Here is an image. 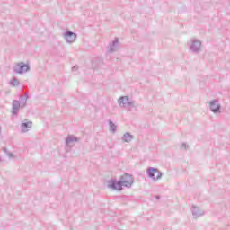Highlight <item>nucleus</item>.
<instances>
[{"label":"nucleus","instance_id":"f257e3e1","mask_svg":"<svg viewBox=\"0 0 230 230\" xmlns=\"http://www.w3.org/2000/svg\"><path fill=\"white\" fill-rule=\"evenodd\" d=\"M132 184H134V178L128 173H125L120 176L119 181L116 179L108 181V188L116 191H121V190H123V186L124 188H132Z\"/></svg>","mask_w":230,"mask_h":230},{"label":"nucleus","instance_id":"f03ea898","mask_svg":"<svg viewBox=\"0 0 230 230\" xmlns=\"http://www.w3.org/2000/svg\"><path fill=\"white\" fill-rule=\"evenodd\" d=\"M189 49L191 51V53L199 54L200 51H202V41L199 40H197L195 38H192L188 42Z\"/></svg>","mask_w":230,"mask_h":230},{"label":"nucleus","instance_id":"7ed1b4c3","mask_svg":"<svg viewBox=\"0 0 230 230\" xmlns=\"http://www.w3.org/2000/svg\"><path fill=\"white\" fill-rule=\"evenodd\" d=\"M30 69H31L30 65L24 62L16 63L13 66V71L16 75H24L25 73H29Z\"/></svg>","mask_w":230,"mask_h":230},{"label":"nucleus","instance_id":"20e7f679","mask_svg":"<svg viewBox=\"0 0 230 230\" xmlns=\"http://www.w3.org/2000/svg\"><path fill=\"white\" fill-rule=\"evenodd\" d=\"M147 177L152 181H160L163 178V172L155 167H149L146 169Z\"/></svg>","mask_w":230,"mask_h":230},{"label":"nucleus","instance_id":"39448f33","mask_svg":"<svg viewBox=\"0 0 230 230\" xmlns=\"http://www.w3.org/2000/svg\"><path fill=\"white\" fill-rule=\"evenodd\" d=\"M118 103L119 107H131L132 109H136V101L130 99L128 96H121L118 100Z\"/></svg>","mask_w":230,"mask_h":230},{"label":"nucleus","instance_id":"423d86ee","mask_svg":"<svg viewBox=\"0 0 230 230\" xmlns=\"http://www.w3.org/2000/svg\"><path fill=\"white\" fill-rule=\"evenodd\" d=\"M209 109L214 114H220L222 112L220 109H222V106L220 105V102H218L217 99H214L208 102Z\"/></svg>","mask_w":230,"mask_h":230},{"label":"nucleus","instance_id":"0eeeda50","mask_svg":"<svg viewBox=\"0 0 230 230\" xmlns=\"http://www.w3.org/2000/svg\"><path fill=\"white\" fill-rule=\"evenodd\" d=\"M76 33L71 31H66V32L63 33V38L65 39L66 42L67 44H73L76 40Z\"/></svg>","mask_w":230,"mask_h":230},{"label":"nucleus","instance_id":"6e6552de","mask_svg":"<svg viewBox=\"0 0 230 230\" xmlns=\"http://www.w3.org/2000/svg\"><path fill=\"white\" fill-rule=\"evenodd\" d=\"M191 213L194 218H199L200 217H204V210H202V208L193 205L192 206V209H191Z\"/></svg>","mask_w":230,"mask_h":230},{"label":"nucleus","instance_id":"1a4fd4ad","mask_svg":"<svg viewBox=\"0 0 230 230\" xmlns=\"http://www.w3.org/2000/svg\"><path fill=\"white\" fill-rule=\"evenodd\" d=\"M22 105H21V102L17 100H13L12 103V114L13 116H17L19 114V109H21Z\"/></svg>","mask_w":230,"mask_h":230},{"label":"nucleus","instance_id":"9d476101","mask_svg":"<svg viewBox=\"0 0 230 230\" xmlns=\"http://www.w3.org/2000/svg\"><path fill=\"white\" fill-rule=\"evenodd\" d=\"M109 46H110L109 53H114L118 51L119 49L118 46H119V40L118 38H115L113 41L110 42Z\"/></svg>","mask_w":230,"mask_h":230},{"label":"nucleus","instance_id":"9b49d317","mask_svg":"<svg viewBox=\"0 0 230 230\" xmlns=\"http://www.w3.org/2000/svg\"><path fill=\"white\" fill-rule=\"evenodd\" d=\"M31 127H33V122L25 120L24 122H22L21 124L22 132V133L28 132V130H30V128H31Z\"/></svg>","mask_w":230,"mask_h":230},{"label":"nucleus","instance_id":"f8f14e48","mask_svg":"<svg viewBox=\"0 0 230 230\" xmlns=\"http://www.w3.org/2000/svg\"><path fill=\"white\" fill-rule=\"evenodd\" d=\"M79 139L75 136L69 135L66 139V146H71V143H78Z\"/></svg>","mask_w":230,"mask_h":230},{"label":"nucleus","instance_id":"ddd939ff","mask_svg":"<svg viewBox=\"0 0 230 230\" xmlns=\"http://www.w3.org/2000/svg\"><path fill=\"white\" fill-rule=\"evenodd\" d=\"M121 139H122L123 143H130V141H132V139H134V136L128 132H126L122 136Z\"/></svg>","mask_w":230,"mask_h":230},{"label":"nucleus","instance_id":"4468645a","mask_svg":"<svg viewBox=\"0 0 230 230\" xmlns=\"http://www.w3.org/2000/svg\"><path fill=\"white\" fill-rule=\"evenodd\" d=\"M9 84L12 87H19L21 85V81L17 77H13L9 81Z\"/></svg>","mask_w":230,"mask_h":230},{"label":"nucleus","instance_id":"2eb2a0df","mask_svg":"<svg viewBox=\"0 0 230 230\" xmlns=\"http://www.w3.org/2000/svg\"><path fill=\"white\" fill-rule=\"evenodd\" d=\"M109 127H110V132H112V134L116 133V128H118V126L114 124L111 120H109Z\"/></svg>","mask_w":230,"mask_h":230},{"label":"nucleus","instance_id":"dca6fc26","mask_svg":"<svg viewBox=\"0 0 230 230\" xmlns=\"http://www.w3.org/2000/svg\"><path fill=\"white\" fill-rule=\"evenodd\" d=\"M20 98H21V103H22V109L26 106L28 99L23 97L22 95H21Z\"/></svg>","mask_w":230,"mask_h":230},{"label":"nucleus","instance_id":"f3484780","mask_svg":"<svg viewBox=\"0 0 230 230\" xmlns=\"http://www.w3.org/2000/svg\"><path fill=\"white\" fill-rule=\"evenodd\" d=\"M181 148H183L184 150L188 149V145L186 143H182L181 144Z\"/></svg>","mask_w":230,"mask_h":230},{"label":"nucleus","instance_id":"a211bd4d","mask_svg":"<svg viewBox=\"0 0 230 230\" xmlns=\"http://www.w3.org/2000/svg\"><path fill=\"white\" fill-rule=\"evenodd\" d=\"M3 152H4V154H8V149L6 147H3Z\"/></svg>","mask_w":230,"mask_h":230},{"label":"nucleus","instance_id":"6ab92c4d","mask_svg":"<svg viewBox=\"0 0 230 230\" xmlns=\"http://www.w3.org/2000/svg\"><path fill=\"white\" fill-rule=\"evenodd\" d=\"M7 155H8V157H14L13 154H12V153H7Z\"/></svg>","mask_w":230,"mask_h":230},{"label":"nucleus","instance_id":"aec40b11","mask_svg":"<svg viewBox=\"0 0 230 230\" xmlns=\"http://www.w3.org/2000/svg\"><path fill=\"white\" fill-rule=\"evenodd\" d=\"M78 69V66H74L73 68H72V71H76Z\"/></svg>","mask_w":230,"mask_h":230},{"label":"nucleus","instance_id":"412c9836","mask_svg":"<svg viewBox=\"0 0 230 230\" xmlns=\"http://www.w3.org/2000/svg\"><path fill=\"white\" fill-rule=\"evenodd\" d=\"M24 98H26L27 100H28V98H30V96H28V93H25V97Z\"/></svg>","mask_w":230,"mask_h":230},{"label":"nucleus","instance_id":"4be33fe9","mask_svg":"<svg viewBox=\"0 0 230 230\" xmlns=\"http://www.w3.org/2000/svg\"><path fill=\"white\" fill-rule=\"evenodd\" d=\"M156 199H159V196H156Z\"/></svg>","mask_w":230,"mask_h":230},{"label":"nucleus","instance_id":"5701e85b","mask_svg":"<svg viewBox=\"0 0 230 230\" xmlns=\"http://www.w3.org/2000/svg\"><path fill=\"white\" fill-rule=\"evenodd\" d=\"M0 161H1V158H0Z\"/></svg>","mask_w":230,"mask_h":230}]
</instances>
